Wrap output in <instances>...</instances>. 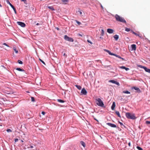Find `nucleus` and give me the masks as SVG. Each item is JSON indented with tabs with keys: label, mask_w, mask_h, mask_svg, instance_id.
Returning a JSON list of instances; mask_svg holds the SVG:
<instances>
[{
	"label": "nucleus",
	"mask_w": 150,
	"mask_h": 150,
	"mask_svg": "<svg viewBox=\"0 0 150 150\" xmlns=\"http://www.w3.org/2000/svg\"><path fill=\"white\" fill-rule=\"evenodd\" d=\"M115 17L117 21L125 24L126 23V21L124 18L120 16L118 14H115Z\"/></svg>",
	"instance_id": "obj_1"
},
{
	"label": "nucleus",
	"mask_w": 150,
	"mask_h": 150,
	"mask_svg": "<svg viewBox=\"0 0 150 150\" xmlns=\"http://www.w3.org/2000/svg\"><path fill=\"white\" fill-rule=\"evenodd\" d=\"M126 117L128 119L132 120H135L137 117L135 116V114L134 113H131L130 112H126L125 114Z\"/></svg>",
	"instance_id": "obj_2"
},
{
	"label": "nucleus",
	"mask_w": 150,
	"mask_h": 150,
	"mask_svg": "<svg viewBox=\"0 0 150 150\" xmlns=\"http://www.w3.org/2000/svg\"><path fill=\"white\" fill-rule=\"evenodd\" d=\"M96 103L98 106L104 108L105 107L103 101L100 98H96Z\"/></svg>",
	"instance_id": "obj_3"
},
{
	"label": "nucleus",
	"mask_w": 150,
	"mask_h": 150,
	"mask_svg": "<svg viewBox=\"0 0 150 150\" xmlns=\"http://www.w3.org/2000/svg\"><path fill=\"white\" fill-rule=\"evenodd\" d=\"M64 39L67 41H69L70 42H73V39L71 37H69L67 35H65L64 36Z\"/></svg>",
	"instance_id": "obj_4"
},
{
	"label": "nucleus",
	"mask_w": 150,
	"mask_h": 150,
	"mask_svg": "<svg viewBox=\"0 0 150 150\" xmlns=\"http://www.w3.org/2000/svg\"><path fill=\"white\" fill-rule=\"evenodd\" d=\"M6 1L7 4H9L11 7L13 8L15 14H16V9L14 7L10 2L9 0H6Z\"/></svg>",
	"instance_id": "obj_5"
},
{
	"label": "nucleus",
	"mask_w": 150,
	"mask_h": 150,
	"mask_svg": "<svg viewBox=\"0 0 150 150\" xmlns=\"http://www.w3.org/2000/svg\"><path fill=\"white\" fill-rule=\"evenodd\" d=\"M81 95H86L87 93V91L85 89L83 88L81 90Z\"/></svg>",
	"instance_id": "obj_6"
},
{
	"label": "nucleus",
	"mask_w": 150,
	"mask_h": 150,
	"mask_svg": "<svg viewBox=\"0 0 150 150\" xmlns=\"http://www.w3.org/2000/svg\"><path fill=\"white\" fill-rule=\"evenodd\" d=\"M17 23L18 25H20L22 27H24L26 25L24 23L18 21L17 22Z\"/></svg>",
	"instance_id": "obj_7"
},
{
	"label": "nucleus",
	"mask_w": 150,
	"mask_h": 150,
	"mask_svg": "<svg viewBox=\"0 0 150 150\" xmlns=\"http://www.w3.org/2000/svg\"><path fill=\"white\" fill-rule=\"evenodd\" d=\"M106 125L112 127L116 128L117 127V126L116 125L113 124H112L111 123H106Z\"/></svg>",
	"instance_id": "obj_8"
},
{
	"label": "nucleus",
	"mask_w": 150,
	"mask_h": 150,
	"mask_svg": "<svg viewBox=\"0 0 150 150\" xmlns=\"http://www.w3.org/2000/svg\"><path fill=\"white\" fill-rule=\"evenodd\" d=\"M109 82L113 83L116 84L117 86H120V83L114 80H110L109 81Z\"/></svg>",
	"instance_id": "obj_9"
},
{
	"label": "nucleus",
	"mask_w": 150,
	"mask_h": 150,
	"mask_svg": "<svg viewBox=\"0 0 150 150\" xmlns=\"http://www.w3.org/2000/svg\"><path fill=\"white\" fill-rule=\"evenodd\" d=\"M131 47L132 48V50H135L136 49V45L135 44H133L131 45Z\"/></svg>",
	"instance_id": "obj_10"
},
{
	"label": "nucleus",
	"mask_w": 150,
	"mask_h": 150,
	"mask_svg": "<svg viewBox=\"0 0 150 150\" xmlns=\"http://www.w3.org/2000/svg\"><path fill=\"white\" fill-rule=\"evenodd\" d=\"M107 32L110 34L114 32V30L108 28L107 30Z\"/></svg>",
	"instance_id": "obj_11"
},
{
	"label": "nucleus",
	"mask_w": 150,
	"mask_h": 150,
	"mask_svg": "<svg viewBox=\"0 0 150 150\" xmlns=\"http://www.w3.org/2000/svg\"><path fill=\"white\" fill-rule=\"evenodd\" d=\"M132 89H135V90L137 91V92L139 93H140L141 92L140 89L139 88L136 87H132Z\"/></svg>",
	"instance_id": "obj_12"
},
{
	"label": "nucleus",
	"mask_w": 150,
	"mask_h": 150,
	"mask_svg": "<svg viewBox=\"0 0 150 150\" xmlns=\"http://www.w3.org/2000/svg\"><path fill=\"white\" fill-rule=\"evenodd\" d=\"M115 102H113L112 104L111 107V109L112 110H113L115 109Z\"/></svg>",
	"instance_id": "obj_13"
},
{
	"label": "nucleus",
	"mask_w": 150,
	"mask_h": 150,
	"mask_svg": "<svg viewBox=\"0 0 150 150\" xmlns=\"http://www.w3.org/2000/svg\"><path fill=\"white\" fill-rule=\"evenodd\" d=\"M118 122L119 123V124H120V125H121V127L122 128L124 129V128H126V127L123 124V123L122 122H120L119 121Z\"/></svg>",
	"instance_id": "obj_14"
},
{
	"label": "nucleus",
	"mask_w": 150,
	"mask_h": 150,
	"mask_svg": "<svg viewBox=\"0 0 150 150\" xmlns=\"http://www.w3.org/2000/svg\"><path fill=\"white\" fill-rule=\"evenodd\" d=\"M120 68L122 69H125L126 71H127L129 70V69L128 68H127L125 66H122L120 67Z\"/></svg>",
	"instance_id": "obj_15"
},
{
	"label": "nucleus",
	"mask_w": 150,
	"mask_h": 150,
	"mask_svg": "<svg viewBox=\"0 0 150 150\" xmlns=\"http://www.w3.org/2000/svg\"><path fill=\"white\" fill-rule=\"evenodd\" d=\"M104 50L105 51L107 52L110 55H113V53L111 52L109 50Z\"/></svg>",
	"instance_id": "obj_16"
},
{
	"label": "nucleus",
	"mask_w": 150,
	"mask_h": 150,
	"mask_svg": "<svg viewBox=\"0 0 150 150\" xmlns=\"http://www.w3.org/2000/svg\"><path fill=\"white\" fill-rule=\"evenodd\" d=\"M144 69L145 70V71L147 72H148L149 73H150V69L148 68H147L146 67H145Z\"/></svg>",
	"instance_id": "obj_17"
},
{
	"label": "nucleus",
	"mask_w": 150,
	"mask_h": 150,
	"mask_svg": "<svg viewBox=\"0 0 150 150\" xmlns=\"http://www.w3.org/2000/svg\"><path fill=\"white\" fill-rule=\"evenodd\" d=\"M115 113L120 118L121 117V116L120 115V112L118 111H116L115 112Z\"/></svg>",
	"instance_id": "obj_18"
},
{
	"label": "nucleus",
	"mask_w": 150,
	"mask_h": 150,
	"mask_svg": "<svg viewBox=\"0 0 150 150\" xmlns=\"http://www.w3.org/2000/svg\"><path fill=\"white\" fill-rule=\"evenodd\" d=\"M16 69L18 71H21L24 72L25 71L24 70H23L22 69H21V68H17Z\"/></svg>",
	"instance_id": "obj_19"
},
{
	"label": "nucleus",
	"mask_w": 150,
	"mask_h": 150,
	"mask_svg": "<svg viewBox=\"0 0 150 150\" xmlns=\"http://www.w3.org/2000/svg\"><path fill=\"white\" fill-rule=\"evenodd\" d=\"M113 37L116 40H117L119 38V36L117 35H115Z\"/></svg>",
	"instance_id": "obj_20"
},
{
	"label": "nucleus",
	"mask_w": 150,
	"mask_h": 150,
	"mask_svg": "<svg viewBox=\"0 0 150 150\" xmlns=\"http://www.w3.org/2000/svg\"><path fill=\"white\" fill-rule=\"evenodd\" d=\"M80 143L81 145L83 146L84 147H85L86 146V144L83 141H81L80 142Z\"/></svg>",
	"instance_id": "obj_21"
},
{
	"label": "nucleus",
	"mask_w": 150,
	"mask_h": 150,
	"mask_svg": "<svg viewBox=\"0 0 150 150\" xmlns=\"http://www.w3.org/2000/svg\"><path fill=\"white\" fill-rule=\"evenodd\" d=\"M48 8L52 11H54L55 10L53 7L52 6H48Z\"/></svg>",
	"instance_id": "obj_22"
},
{
	"label": "nucleus",
	"mask_w": 150,
	"mask_h": 150,
	"mask_svg": "<svg viewBox=\"0 0 150 150\" xmlns=\"http://www.w3.org/2000/svg\"><path fill=\"white\" fill-rule=\"evenodd\" d=\"M75 86L79 90H80L81 88V87L80 86L76 85Z\"/></svg>",
	"instance_id": "obj_23"
},
{
	"label": "nucleus",
	"mask_w": 150,
	"mask_h": 150,
	"mask_svg": "<svg viewBox=\"0 0 150 150\" xmlns=\"http://www.w3.org/2000/svg\"><path fill=\"white\" fill-rule=\"evenodd\" d=\"M13 49L14 50L16 53H17L18 52V50L16 49V47H13Z\"/></svg>",
	"instance_id": "obj_24"
},
{
	"label": "nucleus",
	"mask_w": 150,
	"mask_h": 150,
	"mask_svg": "<svg viewBox=\"0 0 150 150\" xmlns=\"http://www.w3.org/2000/svg\"><path fill=\"white\" fill-rule=\"evenodd\" d=\"M57 101L58 102L61 103H63L65 102L64 100L60 99H57Z\"/></svg>",
	"instance_id": "obj_25"
},
{
	"label": "nucleus",
	"mask_w": 150,
	"mask_h": 150,
	"mask_svg": "<svg viewBox=\"0 0 150 150\" xmlns=\"http://www.w3.org/2000/svg\"><path fill=\"white\" fill-rule=\"evenodd\" d=\"M123 93H126V94H130V92L129 91H123Z\"/></svg>",
	"instance_id": "obj_26"
},
{
	"label": "nucleus",
	"mask_w": 150,
	"mask_h": 150,
	"mask_svg": "<svg viewBox=\"0 0 150 150\" xmlns=\"http://www.w3.org/2000/svg\"><path fill=\"white\" fill-rule=\"evenodd\" d=\"M146 123L149 127H150V121H146Z\"/></svg>",
	"instance_id": "obj_27"
},
{
	"label": "nucleus",
	"mask_w": 150,
	"mask_h": 150,
	"mask_svg": "<svg viewBox=\"0 0 150 150\" xmlns=\"http://www.w3.org/2000/svg\"><path fill=\"white\" fill-rule=\"evenodd\" d=\"M104 35V31L103 29H102L101 30V32L100 34L101 36H103Z\"/></svg>",
	"instance_id": "obj_28"
},
{
	"label": "nucleus",
	"mask_w": 150,
	"mask_h": 150,
	"mask_svg": "<svg viewBox=\"0 0 150 150\" xmlns=\"http://www.w3.org/2000/svg\"><path fill=\"white\" fill-rule=\"evenodd\" d=\"M18 62L20 64H23V62L20 60H18Z\"/></svg>",
	"instance_id": "obj_29"
},
{
	"label": "nucleus",
	"mask_w": 150,
	"mask_h": 150,
	"mask_svg": "<svg viewBox=\"0 0 150 150\" xmlns=\"http://www.w3.org/2000/svg\"><path fill=\"white\" fill-rule=\"evenodd\" d=\"M137 148L139 150H143L142 148L139 146H137Z\"/></svg>",
	"instance_id": "obj_30"
},
{
	"label": "nucleus",
	"mask_w": 150,
	"mask_h": 150,
	"mask_svg": "<svg viewBox=\"0 0 150 150\" xmlns=\"http://www.w3.org/2000/svg\"><path fill=\"white\" fill-rule=\"evenodd\" d=\"M125 30L127 32H129L130 30V29L129 28H126L125 29Z\"/></svg>",
	"instance_id": "obj_31"
},
{
	"label": "nucleus",
	"mask_w": 150,
	"mask_h": 150,
	"mask_svg": "<svg viewBox=\"0 0 150 150\" xmlns=\"http://www.w3.org/2000/svg\"><path fill=\"white\" fill-rule=\"evenodd\" d=\"M118 58H119V59H121L122 61H124L125 60V59H124L123 58L121 57L120 56L118 55V57H117Z\"/></svg>",
	"instance_id": "obj_32"
},
{
	"label": "nucleus",
	"mask_w": 150,
	"mask_h": 150,
	"mask_svg": "<svg viewBox=\"0 0 150 150\" xmlns=\"http://www.w3.org/2000/svg\"><path fill=\"white\" fill-rule=\"evenodd\" d=\"M62 1L64 3H67L69 2L68 0H62Z\"/></svg>",
	"instance_id": "obj_33"
},
{
	"label": "nucleus",
	"mask_w": 150,
	"mask_h": 150,
	"mask_svg": "<svg viewBox=\"0 0 150 150\" xmlns=\"http://www.w3.org/2000/svg\"><path fill=\"white\" fill-rule=\"evenodd\" d=\"M138 67H139L140 68H143V69H144V68H145V67H144V66H142V65H139L138 66Z\"/></svg>",
	"instance_id": "obj_34"
},
{
	"label": "nucleus",
	"mask_w": 150,
	"mask_h": 150,
	"mask_svg": "<svg viewBox=\"0 0 150 150\" xmlns=\"http://www.w3.org/2000/svg\"><path fill=\"white\" fill-rule=\"evenodd\" d=\"M31 101L32 102H35V98L34 97H31Z\"/></svg>",
	"instance_id": "obj_35"
},
{
	"label": "nucleus",
	"mask_w": 150,
	"mask_h": 150,
	"mask_svg": "<svg viewBox=\"0 0 150 150\" xmlns=\"http://www.w3.org/2000/svg\"><path fill=\"white\" fill-rule=\"evenodd\" d=\"M39 60L43 64H44L45 65V62L43 60H42L41 59H39Z\"/></svg>",
	"instance_id": "obj_36"
},
{
	"label": "nucleus",
	"mask_w": 150,
	"mask_h": 150,
	"mask_svg": "<svg viewBox=\"0 0 150 150\" xmlns=\"http://www.w3.org/2000/svg\"><path fill=\"white\" fill-rule=\"evenodd\" d=\"M8 132H12V130L10 129H8L6 130Z\"/></svg>",
	"instance_id": "obj_37"
},
{
	"label": "nucleus",
	"mask_w": 150,
	"mask_h": 150,
	"mask_svg": "<svg viewBox=\"0 0 150 150\" xmlns=\"http://www.w3.org/2000/svg\"><path fill=\"white\" fill-rule=\"evenodd\" d=\"M134 35H136V36H139L140 38L141 37V36L139 34H138L136 33H135Z\"/></svg>",
	"instance_id": "obj_38"
},
{
	"label": "nucleus",
	"mask_w": 150,
	"mask_h": 150,
	"mask_svg": "<svg viewBox=\"0 0 150 150\" xmlns=\"http://www.w3.org/2000/svg\"><path fill=\"white\" fill-rule=\"evenodd\" d=\"M3 45H5V46H6L7 47H9V46L6 43H3Z\"/></svg>",
	"instance_id": "obj_39"
},
{
	"label": "nucleus",
	"mask_w": 150,
	"mask_h": 150,
	"mask_svg": "<svg viewBox=\"0 0 150 150\" xmlns=\"http://www.w3.org/2000/svg\"><path fill=\"white\" fill-rule=\"evenodd\" d=\"M21 1H23L25 4H27L26 0H21Z\"/></svg>",
	"instance_id": "obj_40"
},
{
	"label": "nucleus",
	"mask_w": 150,
	"mask_h": 150,
	"mask_svg": "<svg viewBox=\"0 0 150 150\" xmlns=\"http://www.w3.org/2000/svg\"><path fill=\"white\" fill-rule=\"evenodd\" d=\"M76 23L78 24L79 25H80V24H81V23L80 22L76 20Z\"/></svg>",
	"instance_id": "obj_41"
},
{
	"label": "nucleus",
	"mask_w": 150,
	"mask_h": 150,
	"mask_svg": "<svg viewBox=\"0 0 150 150\" xmlns=\"http://www.w3.org/2000/svg\"><path fill=\"white\" fill-rule=\"evenodd\" d=\"M112 55H113V56H115V57H117L118 55H117V54H114V53H113V54Z\"/></svg>",
	"instance_id": "obj_42"
},
{
	"label": "nucleus",
	"mask_w": 150,
	"mask_h": 150,
	"mask_svg": "<svg viewBox=\"0 0 150 150\" xmlns=\"http://www.w3.org/2000/svg\"><path fill=\"white\" fill-rule=\"evenodd\" d=\"M18 139L17 138L15 139H14V141L15 142H17L18 141Z\"/></svg>",
	"instance_id": "obj_43"
},
{
	"label": "nucleus",
	"mask_w": 150,
	"mask_h": 150,
	"mask_svg": "<svg viewBox=\"0 0 150 150\" xmlns=\"http://www.w3.org/2000/svg\"><path fill=\"white\" fill-rule=\"evenodd\" d=\"M110 67V66H106V65H105L104 66V67L105 68H107L108 67Z\"/></svg>",
	"instance_id": "obj_44"
},
{
	"label": "nucleus",
	"mask_w": 150,
	"mask_h": 150,
	"mask_svg": "<svg viewBox=\"0 0 150 150\" xmlns=\"http://www.w3.org/2000/svg\"><path fill=\"white\" fill-rule=\"evenodd\" d=\"M1 68H4V69H6V68L4 65H1Z\"/></svg>",
	"instance_id": "obj_45"
},
{
	"label": "nucleus",
	"mask_w": 150,
	"mask_h": 150,
	"mask_svg": "<svg viewBox=\"0 0 150 150\" xmlns=\"http://www.w3.org/2000/svg\"><path fill=\"white\" fill-rule=\"evenodd\" d=\"M63 56H64L65 57H67V55L65 53H64L63 54Z\"/></svg>",
	"instance_id": "obj_46"
},
{
	"label": "nucleus",
	"mask_w": 150,
	"mask_h": 150,
	"mask_svg": "<svg viewBox=\"0 0 150 150\" xmlns=\"http://www.w3.org/2000/svg\"><path fill=\"white\" fill-rule=\"evenodd\" d=\"M41 113H42V114L43 115H45V112L44 111L42 112Z\"/></svg>",
	"instance_id": "obj_47"
},
{
	"label": "nucleus",
	"mask_w": 150,
	"mask_h": 150,
	"mask_svg": "<svg viewBox=\"0 0 150 150\" xmlns=\"http://www.w3.org/2000/svg\"><path fill=\"white\" fill-rule=\"evenodd\" d=\"M78 12H79L80 14L81 15L82 14V12L80 11H79Z\"/></svg>",
	"instance_id": "obj_48"
},
{
	"label": "nucleus",
	"mask_w": 150,
	"mask_h": 150,
	"mask_svg": "<svg viewBox=\"0 0 150 150\" xmlns=\"http://www.w3.org/2000/svg\"><path fill=\"white\" fill-rule=\"evenodd\" d=\"M87 41L89 43H90L91 44L92 43V42L90 40H87Z\"/></svg>",
	"instance_id": "obj_49"
},
{
	"label": "nucleus",
	"mask_w": 150,
	"mask_h": 150,
	"mask_svg": "<svg viewBox=\"0 0 150 150\" xmlns=\"http://www.w3.org/2000/svg\"><path fill=\"white\" fill-rule=\"evenodd\" d=\"M100 7H101V8H102V9H104V8L103 7V6H102V5L101 4H100Z\"/></svg>",
	"instance_id": "obj_50"
},
{
	"label": "nucleus",
	"mask_w": 150,
	"mask_h": 150,
	"mask_svg": "<svg viewBox=\"0 0 150 150\" xmlns=\"http://www.w3.org/2000/svg\"><path fill=\"white\" fill-rule=\"evenodd\" d=\"M131 32L133 34H134L135 33L132 30L131 31Z\"/></svg>",
	"instance_id": "obj_51"
},
{
	"label": "nucleus",
	"mask_w": 150,
	"mask_h": 150,
	"mask_svg": "<svg viewBox=\"0 0 150 150\" xmlns=\"http://www.w3.org/2000/svg\"><path fill=\"white\" fill-rule=\"evenodd\" d=\"M128 145L129 146H131V143H130V142H129V143H128Z\"/></svg>",
	"instance_id": "obj_52"
},
{
	"label": "nucleus",
	"mask_w": 150,
	"mask_h": 150,
	"mask_svg": "<svg viewBox=\"0 0 150 150\" xmlns=\"http://www.w3.org/2000/svg\"><path fill=\"white\" fill-rule=\"evenodd\" d=\"M78 35H79V36H82V35L80 34H78Z\"/></svg>",
	"instance_id": "obj_53"
},
{
	"label": "nucleus",
	"mask_w": 150,
	"mask_h": 150,
	"mask_svg": "<svg viewBox=\"0 0 150 150\" xmlns=\"http://www.w3.org/2000/svg\"><path fill=\"white\" fill-rule=\"evenodd\" d=\"M84 1L83 2V3H86V0H83Z\"/></svg>",
	"instance_id": "obj_54"
},
{
	"label": "nucleus",
	"mask_w": 150,
	"mask_h": 150,
	"mask_svg": "<svg viewBox=\"0 0 150 150\" xmlns=\"http://www.w3.org/2000/svg\"><path fill=\"white\" fill-rule=\"evenodd\" d=\"M100 38L101 39H103V38L101 36L100 37Z\"/></svg>",
	"instance_id": "obj_55"
},
{
	"label": "nucleus",
	"mask_w": 150,
	"mask_h": 150,
	"mask_svg": "<svg viewBox=\"0 0 150 150\" xmlns=\"http://www.w3.org/2000/svg\"><path fill=\"white\" fill-rule=\"evenodd\" d=\"M33 148V146H30V148Z\"/></svg>",
	"instance_id": "obj_56"
},
{
	"label": "nucleus",
	"mask_w": 150,
	"mask_h": 150,
	"mask_svg": "<svg viewBox=\"0 0 150 150\" xmlns=\"http://www.w3.org/2000/svg\"><path fill=\"white\" fill-rule=\"evenodd\" d=\"M21 141L22 142H23V140H21Z\"/></svg>",
	"instance_id": "obj_57"
},
{
	"label": "nucleus",
	"mask_w": 150,
	"mask_h": 150,
	"mask_svg": "<svg viewBox=\"0 0 150 150\" xmlns=\"http://www.w3.org/2000/svg\"><path fill=\"white\" fill-rule=\"evenodd\" d=\"M2 6L0 4V7H2Z\"/></svg>",
	"instance_id": "obj_58"
},
{
	"label": "nucleus",
	"mask_w": 150,
	"mask_h": 150,
	"mask_svg": "<svg viewBox=\"0 0 150 150\" xmlns=\"http://www.w3.org/2000/svg\"><path fill=\"white\" fill-rule=\"evenodd\" d=\"M39 24L38 23H37V24H36V25H38Z\"/></svg>",
	"instance_id": "obj_59"
},
{
	"label": "nucleus",
	"mask_w": 150,
	"mask_h": 150,
	"mask_svg": "<svg viewBox=\"0 0 150 150\" xmlns=\"http://www.w3.org/2000/svg\"><path fill=\"white\" fill-rule=\"evenodd\" d=\"M57 29L58 30H59V28H57Z\"/></svg>",
	"instance_id": "obj_60"
},
{
	"label": "nucleus",
	"mask_w": 150,
	"mask_h": 150,
	"mask_svg": "<svg viewBox=\"0 0 150 150\" xmlns=\"http://www.w3.org/2000/svg\"><path fill=\"white\" fill-rule=\"evenodd\" d=\"M95 119L97 121H98V120H97L96 119Z\"/></svg>",
	"instance_id": "obj_61"
}]
</instances>
